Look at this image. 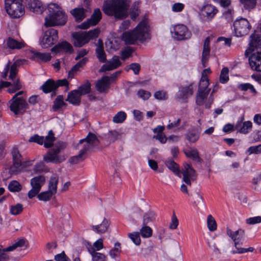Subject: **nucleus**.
<instances>
[{"mask_svg": "<svg viewBox=\"0 0 261 261\" xmlns=\"http://www.w3.org/2000/svg\"><path fill=\"white\" fill-rule=\"evenodd\" d=\"M150 31L149 21L145 17L133 30L122 34L121 38L128 44H133L138 42L143 43L150 38Z\"/></svg>", "mask_w": 261, "mask_h": 261, "instance_id": "obj_1", "label": "nucleus"}, {"mask_svg": "<svg viewBox=\"0 0 261 261\" xmlns=\"http://www.w3.org/2000/svg\"><path fill=\"white\" fill-rule=\"evenodd\" d=\"M249 56V61L251 68L261 72V36L255 32L250 36L249 47L246 51Z\"/></svg>", "mask_w": 261, "mask_h": 261, "instance_id": "obj_2", "label": "nucleus"}, {"mask_svg": "<svg viewBox=\"0 0 261 261\" xmlns=\"http://www.w3.org/2000/svg\"><path fill=\"white\" fill-rule=\"evenodd\" d=\"M130 0H107L104 2L102 10L109 16L123 19L128 15Z\"/></svg>", "mask_w": 261, "mask_h": 261, "instance_id": "obj_3", "label": "nucleus"}, {"mask_svg": "<svg viewBox=\"0 0 261 261\" xmlns=\"http://www.w3.org/2000/svg\"><path fill=\"white\" fill-rule=\"evenodd\" d=\"M47 16L45 18L46 27L64 25L67 22V17L61 7L56 3L49 4L47 8Z\"/></svg>", "mask_w": 261, "mask_h": 261, "instance_id": "obj_4", "label": "nucleus"}, {"mask_svg": "<svg viewBox=\"0 0 261 261\" xmlns=\"http://www.w3.org/2000/svg\"><path fill=\"white\" fill-rule=\"evenodd\" d=\"M100 31L98 28L88 31L74 32L71 35L73 43L76 47H82L91 40L96 39Z\"/></svg>", "mask_w": 261, "mask_h": 261, "instance_id": "obj_5", "label": "nucleus"}, {"mask_svg": "<svg viewBox=\"0 0 261 261\" xmlns=\"http://www.w3.org/2000/svg\"><path fill=\"white\" fill-rule=\"evenodd\" d=\"M11 153L13 159V164L10 168L11 174H17L21 171H27V168L33 165V160L22 163L21 155L17 148H13Z\"/></svg>", "mask_w": 261, "mask_h": 261, "instance_id": "obj_6", "label": "nucleus"}, {"mask_svg": "<svg viewBox=\"0 0 261 261\" xmlns=\"http://www.w3.org/2000/svg\"><path fill=\"white\" fill-rule=\"evenodd\" d=\"M227 235L233 240L235 249L231 251L232 254H241L247 252H252L254 250L253 247H249L244 248L240 247L239 245L243 244V238L244 236V231L241 229H239L236 231H232L230 229H227Z\"/></svg>", "mask_w": 261, "mask_h": 261, "instance_id": "obj_7", "label": "nucleus"}, {"mask_svg": "<svg viewBox=\"0 0 261 261\" xmlns=\"http://www.w3.org/2000/svg\"><path fill=\"white\" fill-rule=\"evenodd\" d=\"M98 143V140L95 135L89 134L87 137L83 140H81L79 144V147H84L81 149L80 153L78 155L74 156L71 158L70 162L72 164H76L83 160V155L86 150H89L95 146Z\"/></svg>", "mask_w": 261, "mask_h": 261, "instance_id": "obj_8", "label": "nucleus"}, {"mask_svg": "<svg viewBox=\"0 0 261 261\" xmlns=\"http://www.w3.org/2000/svg\"><path fill=\"white\" fill-rule=\"evenodd\" d=\"M171 37L177 41L187 40L191 38L192 33L185 24L178 23L172 24L170 27Z\"/></svg>", "mask_w": 261, "mask_h": 261, "instance_id": "obj_9", "label": "nucleus"}, {"mask_svg": "<svg viewBox=\"0 0 261 261\" xmlns=\"http://www.w3.org/2000/svg\"><path fill=\"white\" fill-rule=\"evenodd\" d=\"M5 8L8 14L13 18H19L24 14V8L20 0H5Z\"/></svg>", "mask_w": 261, "mask_h": 261, "instance_id": "obj_10", "label": "nucleus"}, {"mask_svg": "<svg viewBox=\"0 0 261 261\" xmlns=\"http://www.w3.org/2000/svg\"><path fill=\"white\" fill-rule=\"evenodd\" d=\"M208 85L209 82L207 78L204 77L201 78L196 98L197 105L201 106L206 103L207 97L210 91V89L208 88Z\"/></svg>", "mask_w": 261, "mask_h": 261, "instance_id": "obj_11", "label": "nucleus"}, {"mask_svg": "<svg viewBox=\"0 0 261 261\" xmlns=\"http://www.w3.org/2000/svg\"><path fill=\"white\" fill-rule=\"evenodd\" d=\"M58 39V31L54 29L46 31L40 38L39 44L44 48H47L56 42Z\"/></svg>", "mask_w": 261, "mask_h": 261, "instance_id": "obj_12", "label": "nucleus"}, {"mask_svg": "<svg viewBox=\"0 0 261 261\" xmlns=\"http://www.w3.org/2000/svg\"><path fill=\"white\" fill-rule=\"evenodd\" d=\"M251 26L248 20L241 17L233 22V34L237 37L246 35L249 32Z\"/></svg>", "mask_w": 261, "mask_h": 261, "instance_id": "obj_13", "label": "nucleus"}, {"mask_svg": "<svg viewBox=\"0 0 261 261\" xmlns=\"http://www.w3.org/2000/svg\"><path fill=\"white\" fill-rule=\"evenodd\" d=\"M21 93L19 92L10 101V109L16 115L23 113L27 108L25 100L22 98L17 97Z\"/></svg>", "mask_w": 261, "mask_h": 261, "instance_id": "obj_14", "label": "nucleus"}, {"mask_svg": "<svg viewBox=\"0 0 261 261\" xmlns=\"http://www.w3.org/2000/svg\"><path fill=\"white\" fill-rule=\"evenodd\" d=\"M101 12L99 9L94 10L91 17L84 22L77 25L76 28L81 30H87L91 27L96 25L101 18Z\"/></svg>", "mask_w": 261, "mask_h": 261, "instance_id": "obj_15", "label": "nucleus"}, {"mask_svg": "<svg viewBox=\"0 0 261 261\" xmlns=\"http://www.w3.org/2000/svg\"><path fill=\"white\" fill-rule=\"evenodd\" d=\"M65 160V156L60 153V149L59 147L49 150L43 156V160L46 163H59L64 161Z\"/></svg>", "mask_w": 261, "mask_h": 261, "instance_id": "obj_16", "label": "nucleus"}, {"mask_svg": "<svg viewBox=\"0 0 261 261\" xmlns=\"http://www.w3.org/2000/svg\"><path fill=\"white\" fill-rule=\"evenodd\" d=\"M218 10L216 8L211 4L204 5L200 10L199 15L204 21H210L216 15Z\"/></svg>", "mask_w": 261, "mask_h": 261, "instance_id": "obj_17", "label": "nucleus"}, {"mask_svg": "<svg viewBox=\"0 0 261 261\" xmlns=\"http://www.w3.org/2000/svg\"><path fill=\"white\" fill-rule=\"evenodd\" d=\"M196 88V85L194 84L180 87L177 94V98L181 101H185L188 97L193 94Z\"/></svg>", "mask_w": 261, "mask_h": 261, "instance_id": "obj_18", "label": "nucleus"}, {"mask_svg": "<svg viewBox=\"0 0 261 261\" xmlns=\"http://www.w3.org/2000/svg\"><path fill=\"white\" fill-rule=\"evenodd\" d=\"M182 180L188 185H191V181L195 178V172L191 166L188 164L184 165L182 170Z\"/></svg>", "mask_w": 261, "mask_h": 261, "instance_id": "obj_19", "label": "nucleus"}, {"mask_svg": "<svg viewBox=\"0 0 261 261\" xmlns=\"http://www.w3.org/2000/svg\"><path fill=\"white\" fill-rule=\"evenodd\" d=\"M121 64V62L119 59V57L117 56H114L111 60L108 61L101 67L100 71L102 72L110 71L114 70Z\"/></svg>", "mask_w": 261, "mask_h": 261, "instance_id": "obj_20", "label": "nucleus"}, {"mask_svg": "<svg viewBox=\"0 0 261 261\" xmlns=\"http://www.w3.org/2000/svg\"><path fill=\"white\" fill-rule=\"evenodd\" d=\"M27 55L30 59L36 61L47 62L51 59V56L49 53H41L34 50L28 51Z\"/></svg>", "mask_w": 261, "mask_h": 261, "instance_id": "obj_21", "label": "nucleus"}, {"mask_svg": "<svg viewBox=\"0 0 261 261\" xmlns=\"http://www.w3.org/2000/svg\"><path fill=\"white\" fill-rule=\"evenodd\" d=\"M27 6L30 10L35 13H41L44 7L40 0H27Z\"/></svg>", "mask_w": 261, "mask_h": 261, "instance_id": "obj_22", "label": "nucleus"}, {"mask_svg": "<svg viewBox=\"0 0 261 261\" xmlns=\"http://www.w3.org/2000/svg\"><path fill=\"white\" fill-rule=\"evenodd\" d=\"M9 72H10L9 79L13 80L17 72V65L16 63L13 64L10 67L9 63H8L2 73V76L3 78H6Z\"/></svg>", "mask_w": 261, "mask_h": 261, "instance_id": "obj_23", "label": "nucleus"}, {"mask_svg": "<svg viewBox=\"0 0 261 261\" xmlns=\"http://www.w3.org/2000/svg\"><path fill=\"white\" fill-rule=\"evenodd\" d=\"M53 51L56 53H71L73 51L71 45L66 41H63L56 45L52 48Z\"/></svg>", "mask_w": 261, "mask_h": 261, "instance_id": "obj_24", "label": "nucleus"}, {"mask_svg": "<svg viewBox=\"0 0 261 261\" xmlns=\"http://www.w3.org/2000/svg\"><path fill=\"white\" fill-rule=\"evenodd\" d=\"M110 84V77L104 76L97 82L96 87L99 92H105L109 89Z\"/></svg>", "mask_w": 261, "mask_h": 261, "instance_id": "obj_25", "label": "nucleus"}, {"mask_svg": "<svg viewBox=\"0 0 261 261\" xmlns=\"http://www.w3.org/2000/svg\"><path fill=\"white\" fill-rule=\"evenodd\" d=\"M45 177L43 175H39L32 178L30 181L31 187L41 190L42 187L45 182Z\"/></svg>", "mask_w": 261, "mask_h": 261, "instance_id": "obj_26", "label": "nucleus"}, {"mask_svg": "<svg viewBox=\"0 0 261 261\" xmlns=\"http://www.w3.org/2000/svg\"><path fill=\"white\" fill-rule=\"evenodd\" d=\"M70 13L77 21H82L86 17V10L82 7H77L71 10Z\"/></svg>", "mask_w": 261, "mask_h": 261, "instance_id": "obj_27", "label": "nucleus"}, {"mask_svg": "<svg viewBox=\"0 0 261 261\" xmlns=\"http://www.w3.org/2000/svg\"><path fill=\"white\" fill-rule=\"evenodd\" d=\"M108 226V221L105 218L100 224L92 225L91 228L93 231L97 233H103L107 231Z\"/></svg>", "mask_w": 261, "mask_h": 261, "instance_id": "obj_28", "label": "nucleus"}, {"mask_svg": "<svg viewBox=\"0 0 261 261\" xmlns=\"http://www.w3.org/2000/svg\"><path fill=\"white\" fill-rule=\"evenodd\" d=\"M164 129V126H158L153 130V132L156 134V135L154 136V138L158 140L162 144H165L167 140L166 135L163 133Z\"/></svg>", "mask_w": 261, "mask_h": 261, "instance_id": "obj_29", "label": "nucleus"}, {"mask_svg": "<svg viewBox=\"0 0 261 261\" xmlns=\"http://www.w3.org/2000/svg\"><path fill=\"white\" fill-rule=\"evenodd\" d=\"M7 45L8 47L11 49H21L25 46L23 41H17L13 38H9L7 41Z\"/></svg>", "mask_w": 261, "mask_h": 261, "instance_id": "obj_30", "label": "nucleus"}, {"mask_svg": "<svg viewBox=\"0 0 261 261\" xmlns=\"http://www.w3.org/2000/svg\"><path fill=\"white\" fill-rule=\"evenodd\" d=\"M59 181L58 176L56 174H53L49 178L48 184V190L50 191L54 194H56L57 191V186Z\"/></svg>", "mask_w": 261, "mask_h": 261, "instance_id": "obj_31", "label": "nucleus"}, {"mask_svg": "<svg viewBox=\"0 0 261 261\" xmlns=\"http://www.w3.org/2000/svg\"><path fill=\"white\" fill-rule=\"evenodd\" d=\"M88 252L92 257V261H106V256L98 252H96L93 247L88 248Z\"/></svg>", "mask_w": 261, "mask_h": 261, "instance_id": "obj_32", "label": "nucleus"}, {"mask_svg": "<svg viewBox=\"0 0 261 261\" xmlns=\"http://www.w3.org/2000/svg\"><path fill=\"white\" fill-rule=\"evenodd\" d=\"M96 56L100 62H104L106 60V56L104 52L102 42L99 40L96 49Z\"/></svg>", "mask_w": 261, "mask_h": 261, "instance_id": "obj_33", "label": "nucleus"}, {"mask_svg": "<svg viewBox=\"0 0 261 261\" xmlns=\"http://www.w3.org/2000/svg\"><path fill=\"white\" fill-rule=\"evenodd\" d=\"M81 98L80 94L78 93L77 91L75 90L68 94L67 100L73 105H77L81 101Z\"/></svg>", "mask_w": 261, "mask_h": 261, "instance_id": "obj_34", "label": "nucleus"}, {"mask_svg": "<svg viewBox=\"0 0 261 261\" xmlns=\"http://www.w3.org/2000/svg\"><path fill=\"white\" fill-rule=\"evenodd\" d=\"M140 3V2L139 1H136L133 3L131 7L129 14L133 20L136 19L140 13V11L139 10Z\"/></svg>", "mask_w": 261, "mask_h": 261, "instance_id": "obj_35", "label": "nucleus"}, {"mask_svg": "<svg viewBox=\"0 0 261 261\" xmlns=\"http://www.w3.org/2000/svg\"><path fill=\"white\" fill-rule=\"evenodd\" d=\"M166 166L167 168L174 172L176 175L180 176V172L178 169L177 164L171 159L167 160L165 162Z\"/></svg>", "mask_w": 261, "mask_h": 261, "instance_id": "obj_36", "label": "nucleus"}, {"mask_svg": "<svg viewBox=\"0 0 261 261\" xmlns=\"http://www.w3.org/2000/svg\"><path fill=\"white\" fill-rule=\"evenodd\" d=\"M44 92L49 93L56 89L55 82L51 80H47L41 87Z\"/></svg>", "mask_w": 261, "mask_h": 261, "instance_id": "obj_37", "label": "nucleus"}, {"mask_svg": "<svg viewBox=\"0 0 261 261\" xmlns=\"http://www.w3.org/2000/svg\"><path fill=\"white\" fill-rule=\"evenodd\" d=\"M55 194L49 190L40 193L37 196L38 199L41 201H48L51 199Z\"/></svg>", "mask_w": 261, "mask_h": 261, "instance_id": "obj_38", "label": "nucleus"}, {"mask_svg": "<svg viewBox=\"0 0 261 261\" xmlns=\"http://www.w3.org/2000/svg\"><path fill=\"white\" fill-rule=\"evenodd\" d=\"M206 223L208 229L210 231H214L217 229V223L215 218L212 215H209L207 216Z\"/></svg>", "mask_w": 261, "mask_h": 261, "instance_id": "obj_39", "label": "nucleus"}, {"mask_svg": "<svg viewBox=\"0 0 261 261\" xmlns=\"http://www.w3.org/2000/svg\"><path fill=\"white\" fill-rule=\"evenodd\" d=\"M106 49L110 53H113L119 48V45L115 41L109 40L106 42Z\"/></svg>", "mask_w": 261, "mask_h": 261, "instance_id": "obj_40", "label": "nucleus"}, {"mask_svg": "<svg viewBox=\"0 0 261 261\" xmlns=\"http://www.w3.org/2000/svg\"><path fill=\"white\" fill-rule=\"evenodd\" d=\"M244 9L251 10L255 8L257 0H239Z\"/></svg>", "mask_w": 261, "mask_h": 261, "instance_id": "obj_41", "label": "nucleus"}, {"mask_svg": "<svg viewBox=\"0 0 261 261\" xmlns=\"http://www.w3.org/2000/svg\"><path fill=\"white\" fill-rule=\"evenodd\" d=\"M126 114L124 111L118 112L113 118V121L115 123H122L126 118Z\"/></svg>", "mask_w": 261, "mask_h": 261, "instance_id": "obj_42", "label": "nucleus"}, {"mask_svg": "<svg viewBox=\"0 0 261 261\" xmlns=\"http://www.w3.org/2000/svg\"><path fill=\"white\" fill-rule=\"evenodd\" d=\"M121 252L120 244L118 242L115 243L114 248L111 249L109 251V255L112 258H115Z\"/></svg>", "mask_w": 261, "mask_h": 261, "instance_id": "obj_43", "label": "nucleus"}, {"mask_svg": "<svg viewBox=\"0 0 261 261\" xmlns=\"http://www.w3.org/2000/svg\"><path fill=\"white\" fill-rule=\"evenodd\" d=\"M78 93L80 94V96L89 94L91 91V85L89 82H86L84 84L80 86L77 90Z\"/></svg>", "mask_w": 261, "mask_h": 261, "instance_id": "obj_44", "label": "nucleus"}, {"mask_svg": "<svg viewBox=\"0 0 261 261\" xmlns=\"http://www.w3.org/2000/svg\"><path fill=\"white\" fill-rule=\"evenodd\" d=\"M185 153L186 156L189 158L192 159L195 161H199V157L198 151L195 149H189L185 150Z\"/></svg>", "mask_w": 261, "mask_h": 261, "instance_id": "obj_45", "label": "nucleus"}, {"mask_svg": "<svg viewBox=\"0 0 261 261\" xmlns=\"http://www.w3.org/2000/svg\"><path fill=\"white\" fill-rule=\"evenodd\" d=\"M128 237L137 246H139L141 243V239L140 233L139 232H133L127 234Z\"/></svg>", "mask_w": 261, "mask_h": 261, "instance_id": "obj_46", "label": "nucleus"}, {"mask_svg": "<svg viewBox=\"0 0 261 261\" xmlns=\"http://www.w3.org/2000/svg\"><path fill=\"white\" fill-rule=\"evenodd\" d=\"M55 140V138L54 137V134L51 130H50L48 133V134L46 137L44 138V142L43 145L44 147L48 148L50 147L53 144V142Z\"/></svg>", "mask_w": 261, "mask_h": 261, "instance_id": "obj_47", "label": "nucleus"}, {"mask_svg": "<svg viewBox=\"0 0 261 261\" xmlns=\"http://www.w3.org/2000/svg\"><path fill=\"white\" fill-rule=\"evenodd\" d=\"M23 205L20 203L12 205L10 208V213L12 215H17L23 211Z\"/></svg>", "mask_w": 261, "mask_h": 261, "instance_id": "obj_48", "label": "nucleus"}, {"mask_svg": "<svg viewBox=\"0 0 261 261\" xmlns=\"http://www.w3.org/2000/svg\"><path fill=\"white\" fill-rule=\"evenodd\" d=\"M8 189L12 192H19L21 189V186L17 181L13 180L9 184Z\"/></svg>", "mask_w": 261, "mask_h": 261, "instance_id": "obj_49", "label": "nucleus"}, {"mask_svg": "<svg viewBox=\"0 0 261 261\" xmlns=\"http://www.w3.org/2000/svg\"><path fill=\"white\" fill-rule=\"evenodd\" d=\"M140 234L144 238H148L152 236V230L147 226H143L140 229Z\"/></svg>", "mask_w": 261, "mask_h": 261, "instance_id": "obj_50", "label": "nucleus"}, {"mask_svg": "<svg viewBox=\"0 0 261 261\" xmlns=\"http://www.w3.org/2000/svg\"><path fill=\"white\" fill-rule=\"evenodd\" d=\"M25 240L24 239H20L18 241L15 243L12 244V245L5 248V249L7 252L12 251L15 250L16 248L18 247H22L25 245Z\"/></svg>", "mask_w": 261, "mask_h": 261, "instance_id": "obj_51", "label": "nucleus"}, {"mask_svg": "<svg viewBox=\"0 0 261 261\" xmlns=\"http://www.w3.org/2000/svg\"><path fill=\"white\" fill-rule=\"evenodd\" d=\"M155 219V215L153 212H148L145 214L143 218V224L146 225L153 221Z\"/></svg>", "mask_w": 261, "mask_h": 261, "instance_id": "obj_52", "label": "nucleus"}, {"mask_svg": "<svg viewBox=\"0 0 261 261\" xmlns=\"http://www.w3.org/2000/svg\"><path fill=\"white\" fill-rule=\"evenodd\" d=\"M154 97L158 100H165L168 99L167 93L164 90L156 91L153 94Z\"/></svg>", "mask_w": 261, "mask_h": 261, "instance_id": "obj_53", "label": "nucleus"}, {"mask_svg": "<svg viewBox=\"0 0 261 261\" xmlns=\"http://www.w3.org/2000/svg\"><path fill=\"white\" fill-rule=\"evenodd\" d=\"M133 50L130 47H126L121 51V58L122 60H125L131 57Z\"/></svg>", "mask_w": 261, "mask_h": 261, "instance_id": "obj_54", "label": "nucleus"}, {"mask_svg": "<svg viewBox=\"0 0 261 261\" xmlns=\"http://www.w3.org/2000/svg\"><path fill=\"white\" fill-rule=\"evenodd\" d=\"M252 123L250 121H245L243 123L242 126L240 128L239 131L243 134H247L252 128Z\"/></svg>", "mask_w": 261, "mask_h": 261, "instance_id": "obj_55", "label": "nucleus"}, {"mask_svg": "<svg viewBox=\"0 0 261 261\" xmlns=\"http://www.w3.org/2000/svg\"><path fill=\"white\" fill-rule=\"evenodd\" d=\"M228 72L229 70L226 67H224L222 69L220 76V81L221 83H225L229 80Z\"/></svg>", "mask_w": 261, "mask_h": 261, "instance_id": "obj_56", "label": "nucleus"}, {"mask_svg": "<svg viewBox=\"0 0 261 261\" xmlns=\"http://www.w3.org/2000/svg\"><path fill=\"white\" fill-rule=\"evenodd\" d=\"M137 95L139 98L144 100L148 99L151 95L150 92L143 89L138 90Z\"/></svg>", "mask_w": 261, "mask_h": 261, "instance_id": "obj_57", "label": "nucleus"}, {"mask_svg": "<svg viewBox=\"0 0 261 261\" xmlns=\"http://www.w3.org/2000/svg\"><path fill=\"white\" fill-rule=\"evenodd\" d=\"M185 8V5L181 3H175L172 5L171 10L173 12H181Z\"/></svg>", "mask_w": 261, "mask_h": 261, "instance_id": "obj_58", "label": "nucleus"}, {"mask_svg": "<svg viewBox=\"0 0 261 261\" xmlns=\"http://www.w3.org/2000/svg\"><path fill=\"white\" fill-rule=\"evenodd\" d=\"M64 105V98L62 96H58L54 102V109L57 110Z\"/></svg>", "mask_w": 261, "mask_h": 261, "instance_id": "obj_59", "label": "nucleus"}, {"mask_svg": "<svg viewBox=\"0 0 261 261\" xmlns=\"http://www.w3.org/2000/svg\"><path fill=\"white\" fill-rule=\"evenodd\" d=\"M186 138L190 142L194 143L199 139V135L194 132H189L186 136Z\"/></svg>", "mask_w": 261, "mask_h": 261, "instance_id": "obj_60", "label": "nucleus"}, {"mask_svg": "<svg viewBox=\"0 0 261 261\" xmlns=\"http://www.w3.org/2000/svg\"><path fill=\"white\" fill-rule=\"evenodd\" d=\"M218 88V85L217 84L215 85V86L214 87V88H213V89L212 91V93H211L209 97L208 98H207V102L205 103V107L206 108H210V106L214 100V95H213L214 93L216 91V90H217Z\"/></svg>", "mask_w": 261, "mask_h": 261, "instance_id": "obj_61", "label": "nucleus"}, {"mask_svg": "<svg viewBox=\"0 0 261 261\" xmlns=\"http://www.w3.org/2000/svg\"><path fill=\"white\" fill-rule=\"evenodd\" d=\"M246 222L250 225H254L261 222V216L250 217L246 220Z\"/></svg>", "mask_w": 261, "mask_h": 261, "instance_id": "obj_62", "label": "nucleus"}, {"mask_svg": "<svg viewBox=\"0 0 261 261\" xmlns=\"http://www.w3.org/2000/svg\"><path fill=\"white\" fill-rule=\"evenodd\" d=\"M247 152L249 154L259 153L261 152V145L251 146L247 149Z\"/></svg>", "mask_w": 261, "mask_h": 261, "instance_id": "obj_63", "label": "nucleus"}, {"mask_svg": "<svg viewBox=\"0 0 261 261\" xmlns=\"http://www.w3.org/2000/svg\"><path fill=\"white\" fill-rule=\"evenodd\" d=\"M54 258L56 261H70L64 251L56 255Z\"/></svg>", "mask_w": 261, "mask_h": 261, "instance_id": "obj_64", "label": "nucleus"}]
</instances>
